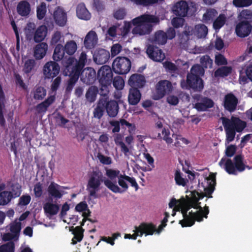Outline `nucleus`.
<instances>
[{"instance_id": "nucleus-1", "label": "nucleus", "mask_w": 252, "mask_h": 252, "mask_svg": "<svg viewBox=\"0 0 252 252\" xmlns=\"http://www.w3.org/2000/svg\"><path fill=\"white\" fill-rule=\"evenodd\" d=\"M87 55L82 52L77 60L74 57H68L61 62L63 74L70 78L67 81L66 91L70 92L78 81L80 73L87 62Z\"/></svg>"}, {"instance_id": "nucleus-2", "label": "nucleus", "mask_w": 252, "mask_h": 252, "mask_svg": "<svg viewBox=\"0 0 252 252\" xmlns=\"http://www.w3.org/2000/svg\"><path fill=\"white\" fill-rule=\"evenodd\" d=\"M158 22V18L154 15L143 14L132 19L131 23L125 21L124 26L120 28L121 35L123 37H125L128 34L131 29V23L135 26L132 30V33L133 34H149L153 30L152 24Z\"/></svg>"}, {"instance_id": "nucleus-3", "label": "nucleus", "mask_w": 252, "mask_h": 252, "mask_svg": "<svg viewBox=\"0 0 252 252\" xmlns=\"http://www.w3.org/2000/svg\"><path fill=\"white\" fill-rule=\"evenodd\" d=\"M102 183H104V185L114 193H122L123 192L116 182H113L108 179H105L102 172L99 169H96L93 170L90 174L87 186L90 196L97 197L96 192L100 190Z\"/></svg>"}, {"instance_id": "nucleus-4", "label": "nucleus", "mask_w": 252, "mask_h": 252, "mask_svg": "<svg viewBox=\"0 0 252 252\" xmlns=\"http://www.w3.org/2000/svg\"><path fill=\"white\" fill-rule=\"evenodd\" d=\"M220 119L226 133V142L227 143L234 140L236 132H241L247 126V123L239 117L232 116L229 119L221 117Z\"/></svg>"}, {"instance_id": "nucleus-5", "label": "nucleus", "mask_w": 252, "mask_h": 252, "mask_svg": "<svg viewBox=\"0 0 252 252\" xmlns=\"http://www.w3.org/2000/svg\"><path fill=\"white\" fill-rule=\"evenodd\" d=\"M244 156L241 154L236 155L233 161L230 158L223 157L219 162V165L224 169L229 174L237 175L238 172L244 171L247 166L244 164Z\"/></svg>"}, {"instance_id": "nucleus-6", "label": "nucleus", "mask_w": 252, "mask_h": 252, "mask_svg": "<svg viewBox=\"0 0 252 252\" xmlns=\"http://www.w3.org/2000/svg\"><path fill=\"white\" fill-rule=\"evenodd\" d=\"M199 211L193 212L192 211L187 214L186 218L180 220L179 223L182 227H190L192 226L195 221L200 222L203 220V218L207 219L209 213V207L206 205L204 206V209L198 208Z\"/></svg>"}, {"instance_id": "nucleus-7", "label": "nucleus", "mask_w": 252, "mask_h": 252, "mask_svg": "<svg viewBox=\"0 0 252 252\" xmlns=\"http://www.w3.org/2000/svg\"><path fill=\"white\" fill-rule=\"evenodd\" d=\"M135 229L133 234H125V238L136 240L138 236H142L144 234L145 236L152 235L156 230L154 224L146 222L141 223L138 226H135Z\"/></svg>"}, {"instance_id": "nucleus-8", "label": "nucleus", "mask_w": 252, "mask_h": 252, "mask_svg": "<svg viewBox=\"0 0 252 252\" xmlns=\"http://www.w3.org/2000/svg\"><path fill=\"white\" fill-rule=\"evenodd\" d=\"M130 60L125 57H117L112 63V69L116 74L124 75L127 74L131 68Z\"/></svg>"}, {"instance_id": "nucleus-9", "label": "nucleus", "mask_w": 252, "mask_h": 252, "mask_svg": "<svg viewBox=\"0 0 252 252\" xmlns=\"http://www.w3.org/2000/svg\"><path fill=\"white\" fill-rule=\"evenodd\" d=\"M172 90L173 86L170 81L167 80H160L156 85L153 98L155 100H159L170 93Z\"/></svg>"}, {"instance_id": "nucleus-10", "label": "nucleus", "mask_w": 252, "mask_h": 252, "mask_svg": "<svg viewBox=\"0 0 252 252\" xmlns=\"http://www.w3.org/2000/svg\"><path fill=\"white\" fill-rule=\"evenodd\" d=\"M60 67L55 61H49L43 66V73L45 77L48 79L53 78L59 74Z\"/></svg>"}, {"instance_id": "nucleus-11", "label": "nucleus", "mask_w": 252, "mask_h": 252, "mask_svg": "<svg viewBox=\"0 0 252 252\" xmlns=\"http://www.w3.org/2000/svg\"><path fill=\"white\" fill-rule=\"evenodd\" d=\"M97 79L99 84H111L113 72L108 65H103L97 72Z\"/></svg>"}, {"instance_id": "nucleus-12", "label": "nucleus", "mask_w": 252, "mask_h": 252, "mask_svg": "<svg viewBox=\"0 0 252 252\" xmlns=\"http://www.w3.org/2000/svg\"><path fill=\"white\" fill-rule=\"evenodd\" d=\"M238 104L237 97L232 93L225 95L223 101L222 105L225 111L230 113L234 112Z\"/></svg>"}, {"instance_id": "nucleus-13", "label": "nucleus", "mask_w": 252, "mask_h": 252, "mask_svg": "<svg viewBox=\"0 0 252 252\" xmlns=\"http://www.w3.org/2000/svg\"><path fill=\"white\" fill-rule=\"evenodd\" d=\"M204 87L203 81L200 77L188 74L187 76V89L194 91H201Z\"/></svg>"}, {"instance_id": "nucleus-14", "label": "nucleus", "mask_w": 252, "mask_h": 252, "mask_svg": "<svg viewBox=\"0 0 252 252\" xmlns=\"http://www.w3.org/2000/svg\"><path fill=\"white\" fill-rule=\"evenodd\" d=\"M146 53L150 59L155 62H160L165 57L160 49L152 45H149L147 46Z\"/></svg>"}, {"instance_id": "nucleus-15", "label": "nucleus", "mask_w": 252, "mask_h": 252, "mask_svg": "<svg viewBox=\"0 0 252 252\" xmlns=\"http://www.w3.org/2000/svg\"><path fill=\"white\" fill-rule=\"evenodd\" d=\"M102 99L107 115L110 117H115L119 110L117 101L115 100H106L105 98H102Z\"/></svg>"}, {"instance_id": "nucleus-16", "label": "nucleus", "mask_w": 252, "mask_h": 252, "mask_svg": "<svg viewBox=\"0 0 252 252\" xmlns=\"http://www.w3.org/2000/svg\"><path fill=\"white\" fill-rule=\"evenodd\" d=\"M81 81L86 84H92L96 80V72L92 67L83 69L80 73Z\"/></svg>"}, {"instance_id": "nucleus-17", "label": "nucleus", "mask_w": 252, "mask_h": 252, "mask_svg": "<svg viewBox=\"0 0 252 252\" xmlns=\"http://www.w3.org/2000/svg\"><path fill=\"white\" fill-rule=\"evenodd\" d=\"M197 100L200 102H196L194 105V108L198 111H205L208 109L211 108L214 106V102L211 98L205 96L198 95Z\"/></svg>"}, {"instance_id": "nucleus-18", "label": "nucleus", "mask_w": 252, "mask_h": 252, "mask_svg": "<svg viewBox=\"0 0 252 252\" xmlns=\"http://www.w3.org/2000/svg\"><path fill=\"white\" fill-rule=\"evenodd\" d=\"M252 26L248 22L242 21L236 26L235 32L237 35L240 37L248 36L252 31Z\"/></svg>"}, {"instance_id": "nucleus-19", "label": "nucleus", "mask_w": 252, "mask_h": 252, "mask_svg": "<svg viewBox=\"0 0 252 252\" xmlns=\"http://www.w3.org/2000/svg\"><path fill=\"white\" fill-rule=\"evenodd\" d=\"M189 9L188 3L185 0H180L174 4L172 11L177 16L185 17L187 15Z\"/></svg>"}, {"instance_id": "nucleus-20", "label": "nucleus", "mask_w": 252, "mask_h": 252, "mask_svg": "<svg viewBox=\"0 0 252 252\" xmlns=\"http://www.w3.org/2000/svg\"><path fill=\"white\" fill-rule=\"evenodd\" d=\"M94 62L98 64H103L108 62L110 58L109 51L104 49H98L96 50L94 56Z\"/></svg>"}, {"instance_id": "nucleus-21", "label": "nucleus", "mask_w": 252, "mask_h": 252, "mask_svg": "<svg viewBox=\"0 0 252 252\" xmlns=\"http://www.w3.org/2000/svg\"><path fill=\"white\" fill-rule=\"evenodd\" d=\"M128 84L131 88H142L146 83L145 77L143 75L139 74H134L131 75L128 81Z\"/></svg>"}, {"instance_id": "nucleus-22", "label": "nucleus", "mask_w": 252, "mask_h": 252, "mask_svg": "<svg viewBox=\"0 0 252 252\" xmlns=\"http://www.w3.org/2000/svg\"><path fill=\"white\" fill-rule=\"evenodd\" d=\"M98 38L95 31L91 30L86 35L84 45L87 49L94 48L97 43Z\"/></svg>"}, {"instance_id": "nucleus-23", "label": "nucleus", "mask_w": 252, "mask_h": 252, "mask_svg": "<svg viewBox=\"0 0 252 252\" xmlns=\"http://www.w3.org/2000/svg\"><path fill=\"white\" fill-rule=\"evenodd\" d=\"M54 19L57 25L64 26L67 22V15L63 9L58 7L54 12Z\"/></svg>"}, {"instance_id": "nucleus-24", "label": "nucleus", "mask_w": 252, "mask_h": 252, "mask_svg": "<svg viewBox=\"0 0 252 252\" xmlns=\"http://www.w3.org/2000/svg\"><path fill=\"white\" fill-rule=\"evenodd\" d=\"M208 186L204 188V196L207 198H212V194L215 190V187L216 184V175L214 174H211L207 178Z\"/></svg>"}, {"instance_id": "nucleus-25", "label": "nucleus", "mask_w": 252, "mask_h": 252, "mask_svg": "<svg viewBox=\"0 0 252 252\" xmlns=\"http://www.w3.org/2000/svg\"><path fill=\"white\" fill-rule=\"evenodd\" d=\"M48 45L46 43L41 42L35 46L34 49V57L36 60L43 59L46 54Z\"/></svg>"}, {"instance_id": "nucleus-26", "label": "nucleus", "mask_w": 252, "mask_h": 252, "mask_svg": "<svg viewBox=\"0 0 252 252\" xmlns=\"http://www.w3.org/2000/svg\"><path fill=\"white\" fill-rule=\"evenodd\" d=\"M193 33V28L191 26H186L184 31L178 34L179 43L182 45L186 44Z\"/></svg>"}, {"instance_id": "nucleus-27", "label": "nucleus", "mask_w": 252, "mask_h": 252, "mask_svg": "<svg viewBox=\"0 0 252 252\" xmlns=\"http://www.w3.org/2000/svg\"><path fill=\"white\" fill-rule=\"evenodd\" d=\"M141 97V94L137 88H130L129 90L128 101L129 104L135 105L137 104Z\"/></svg>"}, {"instance_id": "nucleus-28", "label": "nucleus", "mask_w": 252, "mask_h": 252, "mask_svg": "<svg viewBox=\"0 0 252 252\" xmlns=\"http://www.w3.org/2000/svg\"><path fill=\"white\" fill-rule=\"evenodd\" d=\"M31 7L30 3L26 0L20 1L17 6V12L23 17L28 16L31 12Z\"/></svg>"}, {"instance_id": "nucleus-29", "label": "nucleus", "mask_w": 252, "mask_h": 252, "mask_svg": "<svg viewBox=\"0 0 252 252\" xmlns=\"http://www.w3.org/2000/svg\"><path fill=\"white\" fill-rule=\"evenodd\" d=\"M69 230L72 231V234L74 235L72 239V244L75 245L77 242H80L82 241L84 236V229L81 226H77L75 228L72 226L70 228Z\"/></svg>"}, {"instance_id": "nucleus-30", "label": "nucleus", "mask_w": 252, "mask_h": 252, "mask_svg": "<svg viewBox=\"0 0 252 252\" xmlns=\"http://www.w3.org/2000/svg\"><path fill=\"white\" fill-rule=\"evenodd\" d=\"M61 187L54 182H51L48 188V192L51 197L60 199L63 195V191L60 190Z\"/></svg>"}, {"instance_id": "nucleus-31", "label": "nucleus", "mask_w": 252, "mask_h": 252, "mask_svg": "<svg viewBox=\"0 0 252 252\" xmlns=\"http://www.w3.org/2000/svg\"><path fill=\"white\" fill-rule=\"evenodd\" d=\"M76 14L79 19L84 20H89L91 17V13L83 3H79L77 6Z\"/></svg>"}, {"instance_id": "nucleus-32", "label": "nucleus", "mask_w": 252, "mask_h": 252, "mask_svg": "<svg viewBox=\"0 0 252 252\" xmlns=\"http://www.w3.org/2000/svg\"><path fill=\"white\" fill-rule=\"evenodd\" d=\"M55 97L53 95L49 96L44 101L37 104L36 106V110L38 113L45 112L49 106L51 105L55 101Z\"/></svg>"}, {"instance_id": "nucleus-33", "label": "nucleus", "mask_w": 252, "mask_h": 252, "mask_svg": "<svg viewBox=\"0 0 252 252\" xmlns=\"http://www.w3.org/2000/svg\"><path fill=\"white\" fill-rule=\"evenodd\" d=\"M65 52L63 46L61 44H57L54 51L53 59L55 62L63 61L64 59H67L68 57H64Z\"/></svg>"}, {"instance_id": "nucleus-34", "label": "nucleus", "mask_w": 252, "mask_h": 252, "mask_svg": "<svg viewBox=\"0 0 252 252\" xmlns=\"http://www.w3.org/2000/svg\"><path fill=\"white\" fill-rule=\"evenodd\" d=\"M218 14V11L215 9H207L206 12L203 15L202 21L206 24H210L214 21Z\"/></svg>"}, {"instance_id": "nucleus-35", "label": "nucleus", "mask_w": 252, "mask_h": 252, "mask_svg": "<svg viewBox=\"0 0 252 252\" xmlns=\"http://www.w3.org/2000/svg\"><path fill=\"white\" fill-rule=\"evenodd\" d=\"M204 197L203 193H199L197 191L194 190L191 191L190 197L187 196V200L188 202L190 203L193 205L200 206V203L199 200L202 199Z\"/></svg>"}, {"instance_id": "nucleus-36", "label": "nucleus", "mask_w": 252, "mask_h": 252, "mask_svg": "<svg viewBox=\"0 0 252 252\" xmlns=\"http://www.w3.org/2000/svg\"><path fill=\"white\" fill-rule=\"evenodd\" d=\"M208 29L207 26L203 24H197L193 29V33L198 38H204L207 35Z\"/></svg>"}, {"instance_id": "nucleus-37", "label": "nucleus", "mask_w": 252, "mask_h": 252, "mask_svg": "<svg viewBox=\"0 0 252 252\" xmlns=\"http://www.w3.org/2000/svg\"><path fill=\"white\" fill-rule=\"evenodd\" d=\"M105 109L102 98H100L97 103L96 107L93 111L94 117L97 119H100L104 115Z\"/></svg>"}, {"instance_id": "nucleus-38", "label": "nucleus", "mask_w": 252, "mask_h": 252, "mask_svg": "<svg viewBox=\"0 0 252 252\" xmlns=\"http://www.w3.org/2000/svg\"><path fill=\"white\" fill-rule=\"evenodd\" d=\"M98 92L99 90L97 87L95 86L90 87L86 93V99L90 102H94L96 99Z\"/></svg>"}, {"instance_id": "nucleus-39", "label": "nucleus", "mask_w": 252, "mask_h": 252, "mask_svg": "<svg viewBox=\"0 0 252 252\" xmlns=\"http://www.w3.org/2000/svg\"><path fill=\"white\" fill-rule=\"evenodd\" d=\"M43 209L46 214H49L50 216H54L57 214L60 208L58 204L47 202L44 204Z\"/></svg>"}, {"instance_id": "nucleus-40", "label": "nucleus", "mask_w": 252, "mask_h": 252, "mask_svg": "<svg viewBox=\"0 0 252 252\" xmlns=\"http://www.w3.org/2000/svg\"><path fill=\"white\" fill-rule=\"evenodd\" d=\"M166 32L163 31H158L155 33L154 41L156 44L158 45L165 44L167 40V36Z\"/></svg>"}, {"instance_id": "nucleus-41", "label": "nucleus", "mask_w": 252, "mask_h": 252, "mask_svg": "<svg viewBox=\"0 0 252 252\" xmlns=\"http://www.w3.org/2000/svg\"><path fill=\"white\" fill-rule=\"evenodd\" d=\"M47 33L46 27L39 26L35 31L34 35V40L36 42H40L44 40Z\"/></svg>"}, {"instance_id": "nucleus-42", "label": "nucleus", "mask_w": 252, "mask_h": 252, "mask_svg": "<svg viewBox=\"0 0 252 252\" xmlns=\"http://www.w3.org/2000/svg\"><path fill=\"white\" fill-rule=\"evenodd\" d=\"M232 67L228 66H223L218 68L214 73L216 77H225L228 76L232 72Z\"/></svg>"}, {"instance_id": "nucleus-43", "label": "nucleus", "mask_w": 252, "mask_h": 252, "mask_svg": "<svg viewBox=\"0 0 252 252\" xmlns=\"http://www.w3.org/2000/svg\"><path fill=\"white\" fill-rule=\"evenodd\" d=\"M64 51L65 53L69 56L73 55L76 51L77 45L74 40H69L65 43L63 46Z\"/></svg>"}, {"instance_id": "nucleus-44", "label": "nucleus", "mask_w": 252, "mask_h": 252, "mask_svg": "<svg viewBox=\"0 0 252 252\" xmlns=\"http://www.w3.org/2000/svg\"><path fill=\"white\" fill-rule=\"evenodd\" d=\"M226 21V17L223 14H220L213 21V28L215 30H219L222 27Z\"/></svg>"}, {"instance_id": "nucleus-45", "label": "nucleus", "mask_w": 252, "mask_h": 252, "mask_svg": "<svg viewBox=\"0 0 252 252\" xmlns=\"http://www.w3.org/2000/svg\"><path fill=\"white\" fill-rule=\"evenodd\" d=\"M191 208H193L194 209H201V206H196L195 205H193V204H191L190 203L188 202L186 200L184 201L183 203L181 205V213L184 217V219L187 216L188 214V211Z\"/></svg>"}, {"instance_id": "nucleus-46", "label": "nucleus", "mask_w": 252, "mask_h": 252, "mask_svg": "<svg viewBox=\"0 0 252 252\" xmlns=\"http://www.w3.org/2000/svg\"><path fill=\"white\" fill-rule=\"evenodd\" d=\"M174 179L176 184L180 186L186 187L189 183L188 179L182 176V173L180 170H176L175 172Z\"/></svg>"}, {"instance_id": "nucleus-47", "label": "nucleus", "mask_w": 252, "mask_h": 252, "mask_svg": "<svg viewBox=\"0 0 252 252\" xmlns=\"http://www.w3.org/2000/svg\"><path fill=\"white\" fill-rule=\"evenodd\" d=\"M46 95V90L41 86L36 87L33 92V98L36 100H42Z\"/></svg>"}, {"instance_id": "nucleus-48", "label": "nucleus", "mask_w": 252, "mask_h": 252, "mask_svg": "<svg viewBox=\"0 0 252 252\" xmlns=\"http://www.w3.org/2000/svg\"><path fill=\"white\" fill-rule=\"evenodd\" d=\"M11 194L8 191L0 192V205H5L9 203L11 199Z\"/></svg>"}, {"instance_id": "nucleus-49", "label": "nucleus", "mask_w": 252, "mask_h": 252, "mask_svg": "<svg viewBox=\"0 0 252 252\" xmlns=\"http://www.w3.org/2000/svg\"><path fill=\"white\" fill-rule=\"evenodd\" d=\"M204 74V70L203 67L198 64L193 65L190 69V73L188 74L192 75L194 76L200 77V75H202Z\"/></svg>"}, {"instance_id": "nucleus-50", "label": "nucleus", "mask_w": 252, "mask_h": 252, "mask_svg": "<svg viewBox=\"0 0 252 252\" xmlns=\"http://www.w3.org/2000/svg\"><path fill=\"white\" fill-rule=\"evenodd\" d=\"M115 19L120 20L124 19L126 15V11L125 8H118L113 13Z\"/></svg>"}, {"instance_id": "nucleus-51", "label": "nucleus", "mask_w": 252, "mask_h": 252, "mask_svg": "<svg viewBox=\"0 0 252 252\" xmlns=\"http://www.w3.org/2000/svg\"><path fill=\"white\" fill-rule=\"evenodd\" d=\"M46 5L45 3L42 2L37 7L36 15L37 18L39 20H42L45 17L46 13Z\"/></svg>"}, {"instance_id": "nucleus-52", "label": "nucleus", "mask_w": 252, "mask_h": 252, "mask_svg": "<svg viewBox=\"0 0 252 252\" xmlns=\"http://www.w3.org/2000/svg\"><path fill=\"white\" fill-rule=\"evenodd\" d=\"M35 65V62L33 59L27 60L24 65L23 70L26 74L30 73Z\"/></svg>"}, {"instance_id": "nucleus-53", "label": "nucleus", "mask_w": 252, "mask_h": 252, "mask_svg": "<svg viewBox=\"0 0 252 252\" xmlns=\"http://www.w3.org/2000/svg\"><path fill=\"white\" fill-rule=\"evenodd\" d=\"M8 191L11 193L12 198L18 197L21 193V187L18 184H13L11 186V191Z\"/></svg>"}, {"instance_id": "nucleus-54", "label": "nucleus", "mask_w": 252, "mask_h": 252, "mask_svg": "<svg viewBox=\"0 0 252 252\" xmlns=\"http://www.w3.org/2000/svg\"><path fill=\"white\" fill-rule=\"evenodd\" d=\"M111 84H100V88L98 93L101 95L100 98H105L106 100L109 99L108 94H109L108 86Z\"/></svg>"}, {"instance_id": "nucleus-55", "label": "nucleus", "mask_w": 252, "mask_h": 252, "mask_svg": "<svg viewBox=\"0 0 252 252\" xmlns=\"http://www.w3.org/2000/svg\"><path fill=\"white\" fill-rule=\"evenodd\" d=\"M120 175V171L118 170H114L112 169H108L106 171V175L109 178L110 180L113 182V180L115 179L117 177L119 178Z\"/></svg>"}, {"instance_id": "nucleus-56", "label": "nucleus", "mask_w": 252, "mask_h": 252, "mask_svg": "<svg viewBox=\"0 0 252 252\" xmlns=\"http://www.w3.org/2000/svg\"><path fill=\"white\" fill-rule=\"evenodd\" d=\"M113 85L117 90H122L124 86V80L121 76H116L112 80Z\"/></svg>"}, {"instance_id": "nucleus-57", "label": "nucleus", "mask_w": 252, "mask_h": 252, "mask_svg": "<svg viewBox=\"0 0 252 252\" xmlns=\"http://www.w3.org/2000/svg\"><path fill=\"white\" fill-rule=\"evenodd\" d=\"M233 4L236 7H248L252 4V0H233Z\"/></svg>"}, {"instance_id": "nucleus-58", "label": "nucleus", "mask_w": 252, "mask_h": 252, "mask_svg": "<svg viewBox=\"0 0 252 252\" xmlns=\"http://www.w3.org/2000/svg\"><path fill=\"white\" fill-rule=\"evenodd\" d=\"M15 245L10 241L0 247V252H14Z\"/></svg>"}, {"instance_id": "nucleus-59", "label": "nucleus", "mask_w": 252, "mask_h": 252, "mask_svg": "<svg viewBox=\"0 0 252 252\" xmlns=\"http://www.w3.org/2000/svg\"><path fill=\"white\" fill-rule=\"evenodd\" d=\"M240 16L243 19V21L248 22L250 24L252 22V11L248 9L243 10L240 13Z\"/></svg>"}, {"instance_id": "nucleus-60", "label": "nucleus", "mask_w": 252, "mask_h": 252, "mask_svg": "<svg viewBox=\"0 0 252 252\" xmlns=\"http://www.w3.org/2000/svg\"><path fill=\"white\" fill-rule=\"evenodd\" d=\"M14 78L15 84L17 86H18L20 88H21L23 90H27L28 86L24 83L21 76L20 74L18 73H15Z\"/></svg>"}, {"instance_id": "nucleus-61", "label": "nucleus", "mask_w": 252, "mask_h": 252, "mask_svg": "<svg viewBox=\"0 0 252 252\" xmlns=\"http://www.w3.org/2000/svg\"><path fill=\"white\" fill-rule=\"evenodd\" d=\"M200 62L203 67L207 68L211 67L213 63V60L210 58L209 56L205 55L202 56L200 59Z\"/></svg>"}, {"instance_id": "nucleus-62", "label": "nucleus", "mask_w": 252, "mask_h": 252, "mask_svg": "<svg viewBox=\"0 0 252 252\" xmlns=\"http://www.w3.org/2000/svg\"><path fill=\"white\" fill-rule=\"evenodd\" d=\"M21 229V223L16 222L10 225V231L15 236H18Z\"/></svg>"}, {"instance_id": "nucleus-63", "label": "nucleus", "mask_w": 252, "mask_h": 252, "mask_svg": "<svg viewBox=\"0 0 252 252\" xmlns=\"http://www.w3.org/2000/svg\"><path fill=\"white\" fill-rule=\"evenodd\" d=\"M183 18L178 16L173 18L171 23L174 28H179L184 25L185 20Z\"/></svg>"}, {"instance_id": "nucleus-64", "label": "nucleus", "mask_w": 252, "mask_h": 252, "mask_svg": "<svg viewBox=\"0 0 252 252\" xmlns=\"http://www.w3.org/2000/svg\"><path fill=\"white\" fill-rule=\"evenodd\" d=\"M237 150V147L235 145H230L228 146L225 149V156L228 158H231L235 154Z\"/></svg>"}]
</instances>
